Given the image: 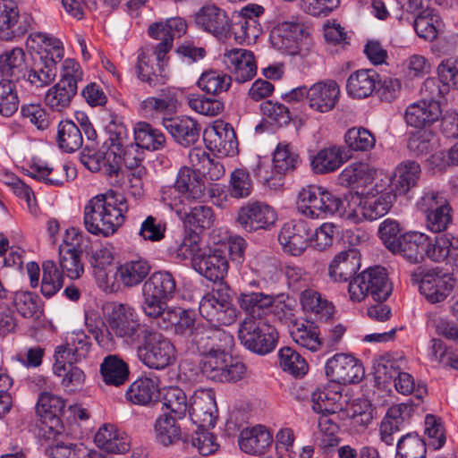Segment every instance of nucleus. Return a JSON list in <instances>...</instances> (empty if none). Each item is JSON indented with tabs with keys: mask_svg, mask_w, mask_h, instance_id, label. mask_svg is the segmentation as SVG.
Wrapping results in <instances>:
<instances>
[{
	"mask_svg": "<svg viewBox=\"0 0 458 458\" xmlns=\"http://www.w3.org/2000/svg\"><path fill=\"white\" fill-rule=\"evenodd\" d=\"M128 210L125 198L109 190L91 198L84 207V225L94 235H113L124 223Z\"/></svg>",
	"mask_w": 458,
	"mask_h": 458,
	"instance_id": "nucleus-1",
	"label": "nucleus"
},
{
	"mask_svg": "<svg viewBox=\"0 0 458 458\" xmlns=\"http://www.w3.org/2000/svg\"><path fill=\"white\" fill-rule=\"evenodd\" d=\"M67 243L59 249V270L53 260H46L42 264L41 293L46 298L54 296L63 286L64 274L72 279L79 278L83 273V265L81 262V251Z\"/></svg>",
	"mask_w": 458,
	"mask_h": 458,
	"instance_id": "nucleus-2",
	"label": "nucleus"
},
{
	"mask_svg": "<svg viewBox=\"0 0 458 458\" xmlns=\"http://www.w3.org/2000/svg\"><path fill=\"white\" fill-rule=\"evenodd\" d=\"M201 176L190 167H182L174 184L161 188V201L170 209L191 202H202L206 196V186Z\"/></svg>",
	"mask_w": 458,
	"mask_h": 458,
	"instance_id": "nucleus-3",
	"label": "nucleus"
},
{
	"mask_svg": "<svg viewBox=\"0 0 458 458\" xmlns=\"http://www.w3.org/2000/svg\"><path fill=\"white\" fill-rule=\"evenodd\" d=\"M344 201L347 206L342 216L359 224L363 220L375 221L386 216L393 206L394 195L391 191L377 194L369 192L363 197L357 193H349L344 196Z\"/></svg>",
	"mask_w": 458,
	"mask_h": 458,
	"instance_id": "nucleus-4",
	"label": "nucleus"
},
{
	"mask_svg": "<svg viewBox=\"0 0 458 458\" xmlns=\"http://www.w3.org/2000/svg\"><path fill=\"white\" fill-rule=\"evenodd\" d=\"M139 360L148 368L164 369L175 360V348L162 334L148 328L134 345Z\"/></svg>",
	"mask_w": 458,
	"mask_h": 458,
	"instance_id": "nucleus-5",
	"label": "nucleus"
},
{
	"mask_svg": "<svg viewBox=\"0 0 458 458\" xmlns=\"http://www.w3.org/2000/svg\"><path fill=\"white\" fill-rule=\"evenodd\" d=\"M297 208L307 217L319 218L345 211L344 199L335 196L323 187L308 185L298 194Z\"/></svg>",
	"mask_w": 458,
	"mask_h": 458,
	"instance_id": "nucleus-6",
	"label": "nucleus"
},
{
	"mask_svg": "<svg viewBox=\"0 0 458 458\" xmlns=\"http://www.w3.org/2000/svg\"><path fill=\"white\" fill-rule=\"evenodd\" d=\"M106 319L108 335L122 339L131 346L137 344L149 328L140 323L137 311L127 304L114 303Z\"/></svg>",
	"mask_w": 458,
	"mask_h": 458,
	"instance_id": "nucleus-7",
	"label": "nucleus"
},
{
	"mask_svg": "<svg viewBox=\"0 0 458 458\" xmlns=\"http://www.w3.org/2000/svg\"><path fill=\"white\" fill-rule=\"evenodd\" d=\"M82 77L83 72L80 64L73 59H65L62 64L59 81L46 94V105L56 112L68 108L77 94L78 82Z\"/></svg>",
	"mask_w": 458,
	"mask_h": 458,
	"instance_id": "nucleus-8",
	"label": "nucleus"
},
{
	"mask_svg": "<svg viewBox=\"0 0 458 458\" xmlns=\"http://www.w3.org/2000/svg\"><path fill=\"white\" fill-rule=\"evenodd\" d=\"M348 291L353 301L360 302L366 297L374 301L384 302L392 293L386 270L382 267H369L350 282Z\"/></svg>",
	"mask_w": 458,
	"mask_h": 458,
	"instance_id": "nucleus-9",
	"label": "nucleus"
},
{
	"mask_svg": "<svg viewBox=\"0 0 458 458\" xmlns=\"http://www.w3.org/2000/svg\"><path fill=\"white\" fill-rule=\"evenodd\" d=\"M238 338L249 351L265 355L276 348L278 333L264 318H245L240 324Z\"/></svg>",
	"mask_w": 458,
	"mask_h": 458,
	"instance_id": "nucleus-10",
	"label": "nucleus"
},
{
	"mask_svg": "<svg viewBox=\"0 0 458 458\" xmlns=\"http://www.w3.org/2000/svg\"><path fill=\"white\" fill-rule=\"evenodd\" d=\"M199 310L200 315L216 327L231 325L236 318L229 288L222 284L203 296Z\"/></svg>",
	"mask_w": 458,
	"mask_h": 458,
	"instance_id": "nucleus-11",
	"label": "nucleus"
},
{
	"mask_svg": "<svg viewBox=\"0 0 458 458\" xmlns=\"http://www.w3.org/2000/svg\"><path fill=\"white\" fill-rule=\"evenodd\" d=\"M412 283L419 284L420 292L430 303L443 301L453 291L454 280L439 267H418L411 273Z\"/></svg>",
	"mask_w": 458,
	"mask_h": 458,
	"instance_id": "nucleus-12",
	"label": "nucleus"
},
{
	"mask_svg": "<svg viewBox=\"0 0 458 458\" xmlns=\"http://www.w3.org/2000/svg\"><path fill=\"white\" fill-rule=\"evenodd\" d=\"M233 337L223 329L211 327L203 324L191 335L190 348L206 357L229 351L233 345Z\"/></svg>",
	"mask_w": 458,
	"mask_h": 458,
	"instance_id": "nucleus-13",
	"label": "nucleus"
},
{
	"mask_svg": "<svg viewBox=\"0 0 458 458\" xmlns=\"http://www.w3.org/2000/svg\"><path fill=\"white\" fill-rule=\"evenodd\" d=\"M325 373L331 381L338 384H355L363 378L364 368L355 357L336 353L326 362Z\"/></svg>",
	"mask_w": 458,
	"mask_h": 458,
	"instance_id": "nucleus-14",
	"label": "nucleus"
},
{
	"mask_svg": "<svg viewBox=\"0 0 458 458\" xmlns=\"http://www.w3.org/2000/svg\"><path fill=\"white\" fill-rule=\"evenodd\" d=\"M420 208L427 215V228L433 233L446 230L452 221V208L438 192L425 193L419 202Z\"/></svg>",
	"mask_w": 458,
	"mask_h": 458,
	"instance_id": "nucleus-15",
	"label": "nucleus"
},
{
	"mask_svg": "<svg viewBox=\"0 0 458 458\" xmlns=\"http://www.w3.org/2000/svg\"><path fill=\"white\" fill-rule=\"evenodd\" d=\"M308 29L300 22L283 21L271 32L270 40L272 46L284 54L294 55L301 51V44L308 38Z\"/></svg>",
	"mask_w": 458,
	"mask_h": 458,
	"instance_id": "nucleus-16",
	"label": "nucleus"
},
{
	"mask_svg": "<svg viewBox=\"0 0 458 458\" xmlns=\"http://www.w3.org/2000/svg\"><path fill=\"white\" fill-rule=\"evenodd\" d=\"M32 17L20 16L18 8L11 0H0V38L13 41L24 36L31 27Z\"/></svg>",
	"mask_w": 458,
	"mask_h": 458,
	"instance_id": "nucleus-17",
	"label": "nucleus"
},
{
	"mask_svg": "<svg viewBox=\"0 0 458 458\" xmlns=\"http://www.w3.org/2000/svg\"><path fill=\"white\" fill-rule=\"evenodd\" d=\"M277 219L274 208L265 202H248L240 208L237 222L247 232L269 229Z\"/></svg>",
	"mask_w": 458,
	"mask_h": 458,
	"instance_id": "nucleus-18",
	"label": "nucleus"
},
{
	"mask_svg": "<svg viewBox=\"0 0 458 458\" xmlns=\"http://www.w3.org/2000/svg\"><path fill=\"white\" fill-rule=\"evenodd\" d=\"M310 227L302 219H293L284 224L278 241L284 252L292 256H301L309 245Z\"/></svg>",
	"mask_w": 458,
	"mask_h": 458,
	"instance_id": "nucleus-19",
	"label": "nucleus"
},
{
	"mask_svg": "<svg viewBox=\"0 0 458 458\" xmlns=\"http://www.w3.org/2000/svg\"><path fill=\"white\" fill-rule=\"evenodd\" d=\"M224 63L238 83H244L254 78L257 64L254 54L243 48H232L224 55Z\"/></svg>",
	"mask_w": 458,
	"mask_h": 458,
	"instance_id": "nucleus-20",
	"label": "nucleus"
},
{
	"mask_svg": "<svg viewBox=\"0 0 458 458\" xmlns=\"http://www.w3.org/2000/svg\"><path fill=\"white\" fill-rule=\"evenodd\" d=\"M171 210L182 219L185 229L201 233L209 229L215 222V215L211 207L201 202H191L182 205V208H174Z\"/></svg>",
	"mask_w": 458,
	"mask_h": 458,
	"instance_id": "nucleus-21",
	"label": "nucleus"
},
{
	"mask_svg": "<svg viewBox=\"0 0 458 458\" xmlns=\"http://www.w3.org/2000/svg\"><path fill=\"white\" fill-rule=\"evenodd\" d=\"M197 27L216 38L226 37L229 32V19L225 10L214 5L202 6L194 15Z\"/></svg>",
	"mask_w": 458,
	"mask_h": 458,
	"instance_id": "nucleus-22",
	"label": "nucleus"
},
{
	"mask_svg": "<svg viewBox=\"0 0 458 458\" xmlns=\"http://www.w3.org/2000/svg\"><path fill=\"white\" fill-rule=\"evenodd\" d=\"M216 403L210 390H199L191 398L189 414L191 420L202 428L215 427Z\"/></svg>",
	"mask_w": 458,
	"mask_h": 458,
	"instance_id": "nucleus-23",
	"label": "nucleus"
},
{
	"mask_svg": "<svg viewBox=\"0 0 458 458\" xmlns=\"http://www.w3.org/2000/svg\"><path fill=\"white\" fill-rule=\"evenodd\" d=\"M162 124L173 139L181 146L194 145L200 136V124L189 116L164 117Z\"/></svg>",
	"mask_w": 458,
	"mask_h": 458,
	"instance_id": "nucleus-24",
	"label": "nucleus"
},
{
	"mask_svg": "<svg viewBox=\"0 0 458 458\" xmlns=\"http://www.w3.org/2000/svg\"><path fill=\"white\" fill-rule=\"evenodd\" d=\"M194 269L214 283L224 279L228 271V261L221 250L208 249L200 258L194 259Z\"/></svg>",
	"mask_w": 458,
	"mask_h": 458,
	"instance_id": "nucleus-25",
	"label": "nucleus"
},
{
	"mask_svg": "<svg viewBox=\"0 0 458 458\" xmlns=\"http://www.w3.org/2000/svg\"><path fill=\"white\" fill-rule=\"evenodd\" d=\"M64 400L58 395L48 392H42L38 395L36 412L45 420V423L49 421V431L55 435H60L63 429L60 416L64 413Z\"/></svg>",
	"mask_w": 458,
	"mask_h": 458,
	"instance_id": "nucleus-26",
	"label": "nucleus"
},
{
	"mask_svg": "<svg viewBox=\"0 0 458 458\" xmlns=\"http://www.w3.org/2000/svg\"><path fill=\"white\" fill-rule=\"evenodd\" d=\"M28 66L26 54L21 47H13L0 55V74L10 83L24 81Z\"/></svg>",
	"mask_w": 458,
	"mask_h": 458,
	"instance_id": "nucleus-27",
	"label": "nucleus"
},
{
	"mask_svg": "<svg viewBox=\"0 0 458 458\" xmlns=\"http://www.w3.org/2000/svg\"><path fill=\"white\" fill-rule=\"evenodd\" d=\"M339 95L340 89L335 81L315 83L309 89V106L317 112L327 113L335 106Z\"/></svg>",
	"mask_w": 458,
	"mask_h": 458,
	"instance_id": "nucleus-28",
	"label": "nucleus"
},
{
	"mask_svg": "<svg viewBox=\"0 0 458 458\" xmlns=\"http://www.w3.org/2000/svg\"><path fill=\"white\" fill-rule=\"evenodd\" d=\"M442 114L440 102L421 99L407 106L404 118L408 125L425 128L437 122Z\"/></svg>",
	"mask_w": 458,
	"mask_h": 458,
	"instance_id": "nucleus-29",
	"label": "nucleus"
},
{
	"mask_svg": "<svg viewBox=\"0 0 458 458\" xmlns=\"http://www.w3.org/2000/svg\"><path fill=\"white\" fill-rule=\"evenodd\" d=\"M90 347L89 338L84 332H74L67 338L65 344L55 349V358L57 361L76 363L87 357Z\"/></svg>",
	"mask_w": 458,
	"mask_h": 458,
	"instance_id": "nucleus-30",
	"label": "nucleus"
},
{
	"mask_svg": "<svg viewBox=\"0 0 458 458\" xmlns=\"http://www.w3.org/2000/svg\"><path fill=\"white\" fill-rule=\"evenodd\" d=\"M159 394L157 377H140L125 392V399L131 404L147 406L155 403Z\"/></svg>",
	"mask_w": 458,
	"mask_h": 458,
	"instance_id": "nucleus-31",
	"label": "nucleus"
},
{
	"mask_svg": "<svg viewBox=\"0 0 458 458\" xmlns=\"http://www.w3.org/2000/svg\"><path fill=\"white\" fill-rule=\"evenodd\" d=\"M272 442L271 433L262 425L242 429L238 439L241 450L250 454H264Z\"/></svg>",
	"mask_w": 458,
	"mask_h": 458,
	"instance_id": "nucleus-32",
	"label": "nucleus"
},
{
	"mask_svg": "<svg viewBox=\"0 0 458 458\" xmlns=\"http://www.w3.org/2000/svg\"><path fill=\"white\" fill-rule=\"evenodd\" d=\"M379 82V74L373 69H360L349 76L346 91L354 98H366L373 94Z\"/></svg>",
	"mask_w": 458,
	"mask_h": 458,
	"instance_id": "nucleus-33",
	"label": "nucleus"
},
{
	"mask_svg": "<svg viewBox=\"0 0 458 458\" xmlns=\"http://www.w3.org/2000/svg\"><path fill=\"white\" fill-rule=\"evenodd\" d=\"M360 267V259L355 250L336 254L328 267V276L334 282H347Z\"/></svg>",
	"mask_w": 458,
	"mask_h": 458,
	"instance_id": "nucleus-34",
	"label": "nucleus"
},
{
	"mask_svg": "<svg viewBox=\"0 0 458 458\" xmlns=\"http://www.w3.org/2000/svg\"><path fill=\"white\" fill-rule=\"evenodd\" d=\"M209 144L214 149L225 156H234L238 151L235 131L230 123L216 122L208 132Z\"/></svg>",
	"mask_w": 458,
	"mask_h": 458,
	"instance_id": "nucleus-35",
	"label": "nucleus"
},
{
	"mask_svg": "<svg viewBox=\"0 0 458 458\" xmlns=\"http://www.w3.org/2000/svg\"><path fill=\"white\" fill-rule=\"evenodd\" d=\"M425 240L426 234L419 232L400 234L396 247L391 252L401 255L410 263L422 262Z\"/></svg>",
	"mask_w": 458,
	"mask_h": 458,
	"instance_id": "nucleus-36",
	"label": "nucleus"
},
{
	"mask_svg": "<svg viewBox=\"0 0 458 458\" xmlns=\"http://www.w3.org/2000/svg\"><path fill=\"white\" fill-rule=\"evenodd\" d=\"M344 152V147L335 145L318 150L310 161L312 171L317 174L335 172L346 161Z\"/></svg>",
	"mask_w": 458,
	"mask_h": 458,
	"instance_id": "nucleus-37",
	"label": "nucleus"
},
{
	"mask_svg": "<svg viewBox=\"0 0 458 458\" xmlns=\"http://www.w3.org/2000/svg\"><path fill=\"white\" fill-rule=\"evenodd\" d=\"M458 250V236L445 233L431 238L426 235L424 242L423 260L425 258L434 262H443L450 255L452 250Z\"/></svg>",
	"mask_w": 458,
	"mask_h": 458,
	"instance_id": "nucleus-38",
	"label": "nucleus"
},
{
	"mask_svg": "<svg viewBox=\"0 0 458 458\" xmlns=\"http://www.w3.org/2000/svg\"><path fill=\"white\" fill-rule=\"evenodd\" d=\"M94 441L99 448L110 454H124L130 449L126 436L113 424L106 423L100 427Z\"/></svg>",
	"mask_w": 458,
	"mask_h": 458,
	"instance_id": "nucleus-39",
	"label": "nucleus"
},
{
	"mask_svg": "<svg viewBox=\"0 0 458 458\" xmlns=\"http://www.w3.org/2000/svg\"><path fill=\"white\" fill-rule=\"evenodd\" d=\"M150 270L149 262L138 256L121 264L117 267L116 276L124 286L132 287L140 284Z\"/></svg>",
	"mask_w": 458,
	"mask_h": 458,
	"instance_id": "nucleus-40",
	"label": "nucleus"
},
{
	"mask_svg": "<svg viewBox=\"0 0 458 458\" xmlns=\"http://www.w3.org/2000/svg\"><path fill=\"white\" fill-rule=\"evenodd\" d=\"M275 302L273 295L261 292H242L238 296L240 308L247 314L246 318H263Z\"/></svg>",
	"mask_w": 458,
	"mask_h": 458,
	"instance_id": "nucleus-41",
	"label": "nucleus"
},
{
	"mask_svg": "<svg viewBox=\"0 0 458 458\" xmlns=\"http://www.w3.org/2000/svg\"><path fill=\"white\" fill-rule=\"evenodd\" d=\"M179 419L168 413L158 416L154 423L155 438L164 446L176 444L180 440L183 442L182 428L177 423Z\"/></svg>",
	"mask_w": 458,
	"mask_h": 458,
	"instance_id": "nucleus-42",
	"label": "nucleus"
},
{
	"mask_svg": "<svg viewBox=\"0 0 458 458\" xmlns=\"http://www.w3.org/2000/svg\"><path fill=\"white\" fill-rule=\"evenodd\" d=\"M56 76V63L52 57H40L29 68L24 81L36 88L51 84Z\"/></svg>",
	"mask_w": 458,
	"mask_h": 458,
	"instance_id": "nucleus-43",
	"label": "nucleus"
},
{
	"mask_svg": "<svg viewBox=\"0 0 458 458\" xmlns=\"http://www.w3.org/2000/svg\"><path fill=\"white\" fill-rule=\"evenodd\" d=\"M189 159L192 171H196V174L202 176H208L212 181L220 179L225 174L223 165L215 162L209 154L200 148H192L189 153Z\"/></svg>",
	"mask_w": 458,
	"mask_h": 458,
	"instance_id": "nucleus-44",
	"label": "nucleus"
},
{
	"mask_svg": "<svg viewBox=\"0 0 458 458\" xmlns=\"http://www.w3.org/2000/svg\"><path fill=\"white\" fill-rule=\"evenodd\" d=\"M142 291H146L157 298L171 300L176 292V282L174 276L167 271L154 272L144 283Z\"/></svg>",
	"mask_w": 458,
	"mask_h": 458,
	"instance_id": "nucleus-45",
	"label": "nucleus"
},
{
	"mask_svg": "<svg viewBox=\"0 0 458 458\" xmlns=\"http://www.w3.org/2000/svg\"><path fill=\"white\" fill-rule=\"evenodd\" d=\"M100 373L106 385L119 386L129 378V367L127 363L117 355L106 356L101 365Z\"/></svg>",
	"mask_w": 458,
	"mask_h": 458,
	"instance_id": "nucleus-46",
	"label": "nucleus"
},
{
	"mask_svg": "<svg viewBox=\"0 0 458 458\" xmlns=\"http://www.w3.org/2000/svg\"><path fill=\"white\" fill-rule=\"evenodd\" d=\"M301 303L306 311L314 313L316 318L320 321H328L334 314V305L323 299L321 294L311 289L301 292Z\"/></svg>",
	"mask_w": 458,
	"mask_h": 458,
	"instance_id": "nucleus-47",
	"label": "nucleus"
},
{
	"mask_svg": "<svg viewBox=\"0 0 458 458\" xmlns=\"http://www.w3.org/2000/svg\"><path fill=\"white\" fill-rule=\"evenodd\" d=\"M135 144L140 149L159 150L165 147V137L157 129L146 122H139L133 129Z\"/></svg>",
	"mask_w": 458,
	"mask_h": 458,
	"instance_id": "nucleus-48",
	"label": "nucleus"
},
{
	"mask_svg": "<svg viewBox=\"0 0 458 458\" xmlns=\"http://www.w3.org/2000/svg\"><path fill=\"white\" fill-rule=\"evenodd\" d=\"M413 27L420 38L433 41L443 31L444 23L437 13L433 10L427 9L417 15Z\"/></svg>",
	"mask_w": 458,
	"mask_h": 458,
	"instance_id": "nucleus-49",
	"label": "nucleus"
},
{
	"mask_svg": "<svg viewBox=\"0 0 458 458\" xmlns=\"http://www.w3.org/2000/svg\"><path fill=\"white\" fill-rule=\"evenodd\" d=\"M56 140L59 148L64 151L74 152L82 146V131L72 120H62L58 123Z\"/></svg>",
	"mask_w": 458,
	"mask_h": 458,
	"instance_id": "nucleus-50",
	"label": "nucleus"
},
{
	"mask_svg": "<svg viewBox=\"0 0 458 458\" xmlns=\"http://www.w3.org/2000/svg\"><path fill=\"white\" fill-rule=\"evenodd\" d=\"M263 29L260 21H244L242 17L233 16L229 22V32L233 35L239 44H252L262 34Z\"/></svg>",
	"mask_w": 458,
	"mask_h": 458,
	"instance_id": "nucleus-51",
	"label": "nucleus"
},
{
	"mask_svg": "<svg viewBox=\"0 0 458 458\" xmlns=\"http://www.w3.org/2000/svg\"><path fill=\"white\" fill-rule=\"evenodd\" d=\"M376 170L366 163H354L346 166L339 174L338 181L342 186H363L370 182Z\"/></svg>",
	"mask_w": 458,
	"mask_h": 458,
	"instance_id": "nucleus-52",
	"label": "nucleus"
},
{
	"mask_svg": "<svg viewBox=\"0 0 458 458\" xmlns=\"http://www.w3.org/2000/svg\"><path fill=\"white\" fill-rule=\"evenodd\" d=\"M413 413V404L399 403L391 406L380 425V432L394 435L398 432L404 422L409 420Z\"/></svg>",
	"mask_w": 458,
	"mask_h": 458,
	"instance_id": "nucleus-53",
	"label": "nucleus"
},
{
	"mask_svg": "<svg viewBox=\"0 0 458 458\" xmlns=\"http://www.w3.org/2000/svg\"><path fill=\"white\" fill-rule=\"evenodd\" d=\"M301 159L289 143H279L273 155V169L276 174H286L293 172L300 165Z\"/></svg>",
	"mask_w": 458,
	"mask_h": 458,
	"instance_id": "nucleus-54",
	"label": "nucleus"
},
{
	"mask_svg": "<svg viewBox=\"0 0 458 458\" xmlns=\"http://www.w3.org/2000/svg\"><path fill=\"white\" fill-rule=\"evenodd\" d=\"M70 167L67 165H60L55 167L34 164L30 166L29 175L36 180L43 181L47 184L61 186L67 182Z\"/></svg>",
	"mask_w": 458,
	"mask_h": 458,
	"instance_id": "nucleus-55",
	"label": "nucleus"
},
{
	"mask_svg": "<svg viewBox=\"0 0 458 458\" xmlns=\"http://www.w3.org/2000/svg\"><path fill=\"white\" fill-rule=\"evenodd\" d=\"M290 335L297 344L310 351L316 352L321 345L318 330L311 324L294 321L290 327Z\"/></svg>",
	"mask_w": 458,
	"mask_h": 458,
	"instance_id": "nucleus-56",
	"label": "nucleus"
},
{
	"mask_svg": "<svg viewBox=\"0 0 458 458\" xmlns=\"http://www.w3.org/2000/svg\"><path fill=\"white\" fill-rule=\"evenodd\" d=\"M54 372L58 377H63L61 384L68 392H75L81 389L85 381L84 372L73 363L56 360L53 367Z\"/></svg>",
	"mask_w": 458,
	"mask_h": 458,
	"instance_id": "nucleus-57",
	"label": "nucleus"
},
{
	"mask_svg": "<svg viewBox=\"0 0 458 458\" xmlns=\"http://www.w3.org/2000/svg\"><path fill=\"white\" fill-rule=\"evenodd\" d=\"M425 441L415 433L403 436L396 444L395 458H426Z\"/></svg>",
	"mask_w": 458,
	"mask_h": 458,
	"instance_id": "nucleus-58",
	"label": "nucleus"
},
{
	"mask_svg": "<svg viewBox=\"0 0 458 458\" xmlns=\"http://www.w3.org/2000/svg\"><path fill=\"white\" fill-rule=\"evenodd\" d=\"M232 76L217 70L204 72L198 81V86L208 94L218 95L229 89Z\"/></svg>",
	"mask_w": 458,
	"mask_h": 458,
	"instance_id": "nucleus-59",
	"label": "nucleus"
},
{
	"mask_svg": "<svg viewBox=\"0 0 458 458\" xmlns=\"http://www.w3.org/2000/svg\"><path fill=\"white\" fill-rule=\"evenodd\" d=\"M279 365L282 369L298 377H303L309 369L306 360L294 349L285 346L278 352Z\"/></svg>",
	"mask_w": 458,
	"mask_h": 458,
	"instance_id": "nucleus-60",
	"label": "nucleus"
},
{
	"mask_svg": "<svg viewBox=\"0 0 458 458\" xmlns=\"http://www.w3.org/2000/svg\"><path fill=\"white\" fill-rule=\"evenodd\" d=\"M163 406L170 411L169 414L172 416L182 419L187 411L189 412L190 403L182 389L178 386H169L163 395Z\"/></svg>",
	"mask_w": 458,
	"mask_h": 458,
	"instance_id": "nucleus-61",
	"label": "nucleus"
},
{
	"mask_svg": "<svg viewBox=\"0 0 458 458\" xmlns=\"http://www.w3.org/2000/svg\"><path fill=\"white\" fill-rule=\"evenodd\" d=\"M344 141L352 151L367 152L375 147L376 137L367 128L352 127L345 132Z\"/></svg>",
	"mask_w": 458,
	"mask_h": 458,
	"instance_id": "nucleus-62",
	"label": "nucleus"
},
{
	"mask_svg": "<svg viewBox=\"0 0 458 458\" xmlns=\"http://www.w3.org/2000/svg\"><path fill=\"white\" fill-rule=\"evenodd\" d=\"M186 30V21L180 17H174L165 21L152 23L148 29V33L151 38L171 37L174 41L175 38H181L185 34Z\"/></svg>",
	"mask_w": 458,
	"mask_h": 458,
	"instance_id": "nucleus-63",
	"label": "nucleus"
},
{
	"mask_svg": "<svg viewBox=\"0 0 458 458\" xmlns=\"http://www.w3.org/2000/svg\"><path fill=\"white\" fill-rule=\"evenodd\" d=\"M12 302L16 311L25 318H38L41 313L39 298L30 292H16Z\"/></svg>",
	"mask_w": 458,
	"mask_h": 458,
	"instance_id": "nucleus-64",
	"label": "nucleus"
}]
</instances>
